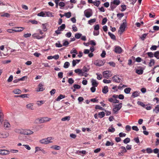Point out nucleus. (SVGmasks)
Here are the masks:
<instances>
[{"instance_id": "5fc2aeb1", "label": "nucleus", "mask_w": 159, "mask_h": 159, "mask_svg": "<svg viewBox=\"0 0 159 159\" xmlns=\"http://www.w3.org/2000/svg\"><path fill=\"white\" fill-rule=\"evenodd\" d=\"M96 21V19L95 18L91 19L90 20H89L88 23L90 25H91V23L95 22Z\"/></svg>"}, {"instance_id": "ea45409f", "label": "nucleus", "mask_w": 159, "mask_h": 159, "mask_svg": "<svg viewBox=\"0 0 159 159\" xmlns=\"http://www.w3.org/2000/svg\"><path fill=\"white\" fill-rule=\"evenodd\" d=\"M137 103L138 105H139L145 108V105L142 102L140 101H138L137 102Z\"/></svg>"}, {"instance_id": "9d476101", "label": "nucleus", "mask_w": 159, "mask_h": 159, "mask_svg": "<svg viewBox=\"0 0 159 159\" xmlns=\"http://www.w3.org/2000/svg\"><path fill=\"white\" fill-rule=\"evenodd\" d=\"M74 71L75 73L78 74V75L80 76H84V74H83V71L82 69L78 68L75 70Z\"/></svg>"}, {"instance_id": "680f3d73", "label": "nucleus", "mask_w": 159, "mask_h": 159, "mask_svg": "<svg viewBox=\"0 0 159 159\" xmlns=\"http://www.w3.org/2000/svg\"><path fill=\"white\" fill-rule=\"evenodd\" d=\"M147 34H143L142 36L140 37V38L142 40H144L147 36Z\"/></svg>"}, {"instance_id": "0e129e2a", "label": "nucleus", "mask_w": 159, "mask_h": 159, "mask_svg": "<svg viewBox=\"0 0 159 159\" xmlns=\"http://www.w3.org/2000/svg\"><path fill=\"white\" fill-rule=\"evenodd\" d=\"M70 53L71 54H73V53H75L76 54H78V52L74 48L72 49V50L70 51Z\"/></svg>"}, {"instance_id": "58836bf2", "label": "nucleus", "mask_w": 159, "mask_h": 159, "mask_svg": "<svg viewBox=\"0 0 159 159\" xmlns=\"http://www.w3.org/2000/svg\"><path fill=\"white\" fill-rule=\"evenodd\" d=\"M120 148L121 149V153H123L127 152V150L125 147L121 146Z\"/></svg>"}, {"instance_id": "4c0bfd02", "label": "nucleus", "mask_w": 159, "mask_h": 159, "mask_svg": "<svg viewBox=\"0 0 159 159\" xmlns=\"http://www.w3.org/2000/svg\"><path fill=\"white\" fill-rule=\"evenodd\" d=\"M116 6L119 5L120 3V2L119 0H114L113 2H112Z\"/></svg>"}, {"instance_id": "13d9d810", "label": "nucleus", "mask_w": 159, "mask_h": 159, "mask_svg": "<svg viewBox=\"0 0 159 159\" xmlns=\"http://www.w3.org/2000/svg\"><path fill=\"white\" fill-rule=\"evenodd\" d=\"M73 87L75 89H79L80 88L81 86L78 84H74Z\"/></svg>"}, {"instance_id": "7c9ffc66", "label": "nucleus", "mask_w": 159, "mask_h": 159, "mask_svg": "<svg viewBox=\"0 0 159 159\" xmlns=\"http://www.w3.org/2000/svg\"><path fill=\"white\" fill-rule=\"evenodd\" d=\"M153 111L156 113H157L159 112V105H157L153 110Z\"/></svg>"}, {"instance_id": "473e14b6", "label": "nucleus", "mask_w": 159, "mask_h": 159, "mask_svg": "<svg viewBox=\"0 0 159 159\" xmlns=\"http://www.w3.org/2000/svg\"><path fill=\"white\" fill-rule=\"evenodd\" d=\"M131 90V89L130 88H127L124 89V92L126 94L129 93Z\"/></svg>"}, {"instance_id": "2eb2a0df", "label": "nucleus", "mask_w": 159, "mask_h": 159, "mask_svg": "<svg viewBox=\"0 0 159 159\" xmlns=\"http://www.w3.org/2000/svg\"><path fill=\"white\" fill-rule=\"evenodd\" d=\"M4 121V115L2 111L0 109V122L1 124Z\"/></svg>"}, {"instance_id": "7ed1b4c3", "label": "nucleus", "mask_w": 159, "mask_h": 159, "mask_svg": "<svg viewBox=\"0 0 159 159\" xmlns=\"http://www.w3.org/2000/svg\"><path fill=\"white\" fill-rule=\"evenodd\" d=\"M126 27V23H125V22H124L120 26L118 31L119 33H120V34H121L125 30Z\"/></svg>"}, {"instance_id": "a878e982", "label": "nucleus", "mask_w": 159, "mask_h": 159, "mask_svg": "<svg viewBox=\"0 0 159 159\" xmlns=\"http://www.w3.org/2000/svg\"><path fill=\"white\" fill-rule=\"evenodd\" d=\"M37 15L39 16L45 17V11H41V12L38 13Z\"/></svg>"}, {"instance_id": "f257e3e1", "label": "nucleus", "mask_w": 159, "mask_h": 159, "mask_svg": "<svg viewBox=\"0 0 159 159\" xmlns=\"http://www.w3.org/2000/svg\"><path fill=\"white\" fill-rule=\"evenodd\" d=\"M112 75L111 72L110 70H106L103 72V76L104 78L108 79Z\"/></svg>"}, {"instance_id": "393cba45", "label": "nucleus", "mask_w": 159, "mask_h": 159, "mask_svg": "<svg viewBox=\"0 0 159 159\" xmlns=\"http://www.w3.org/2000/svg\"><path fill=\"white\" fill-rule=\"evenodd\" d=\"M33 103H30L26 105V107L27 108L30 109L31 110H33Z\"/></svg>"}, {"instance_id": "72a5a7b5", "label": "nucleus", "mask_w": 159, "mask_h": 159, "mask_svg": "<svg viewBox=\"0 0 159 159\" xmlns=\"http://www.w3.org/2000/svg\"><path fill=\"white\" fill-rule=\"evenodd\" d=\"M51 148L56 150H59L60 149V147L57 145L52 146Z\"/></svg>"}, {"instance_id": "c9c22d12", "label": "nucleus", "mask_w": 159, "mask_h": 159, "mask_svg": "<svg viewBox=\"0 0 159 159\" xmlns=\"http://www.w3.org/2000/svg\"><path fill=\"white\" fill-rule=\"evenodd\" d=\"M114 144V143L113 142H111L109 141H107L105 144V145L108 146H113Z\"/></svg>"}, {"instance_id": "4d7b16f0", "label": "nucleus", "mask_w": 159, "mask_h": 159, "mask_svg": "<svg viewBox=\"0 0 159 159\" xmlns=\"http://www.w3.org/2000/svg\"><path fill=\"white\" fill-rule=\"evenodd\" d=\"M74 80L73 79L70 78H69L68 80V82L69 84H72L74 83Z\"/></svg>"}, {"instance_id": "cd10ccee", "label": "nucleus", "mask_w": 159, "mask_h": 159, "mask_svg": "<svg viewBox=\"0 0 159 159\" xmlns=\"http://www.w3.org/2000/svg\"><path fill=\"white\" fill-rule=\"evenodd\" d=\"M65 97V95H62L61 94L56 99V101H60L61 99Z\"/></svg>"}, {"instance_id": "de8ad7c7", "label": "nucleus", "mask_w": 159, "mask_h": 159, "mask_svg": "<svg viewBox=\"0 0 159 159\" xmlns=\"http://www.w3.org/2000/svg\"><path fill=\"white\" fill-rule=\"evenodd\" d=\"M110 7L111 10H113L116 7V6L111 2V3Z\"/></svg>"}, {"instance_id": "6e6552de", "label": "nucleus", "mask_w": 159, "mask_h": 159, "mask_svg": "<svg viewBox=\"0 0 159 159\" xmlns=\"http://www.w3.org/2000/svg\"><path fill=\"white\" fill-rule=\"evenodd\" d=\"M84 14L87 18H89L92 15V12L89 10H85L84 11Z\"/></svg>"}, {"instance_id": "0eeeda50", "label": "nucleus", "mask_w": 159, "mask_h": 159, "mask_svg": "<svg viewBox=\"0 0 159 159\" xmlns=\"http://www.w3.org/2000/svg\"><path fill=\"white\" fill-rule=\"evenodd\" d=\"M104 64V61L101 60H98L94 61V64L96 66H100L103 65Z\"/></svg>"}, {"instance_id": "3c124183", "label": "nucleus", "mask_w": 159, "mask_h": 159, "mask_svg": "<svg viewBox=\"0 0 159 159\" xmlns=\"http://www.w3.org/2000/svg\"><path fill=\"white\" fill-rule=\"evenodd\" d=\"M147 54L148 55V56L150 57H152L154 56V54L152 52H148L147 53Z\"/></svg>"}, {"instance_id": "603ef678", "label": "nucleus", "mask_w": 159, "mask_h": 159, "mask_svg": "<svg viewBox=\"0 0 159 159\" xmlns=\"http://www.w3.org/2000/svg\"><path fill=\"white\" fill-rule=\"evenodd\" d=\"M2 17H8L10 16V14L8 13H6L3 14H2L1 15Z\"/></svg>"}, {"instance_id": "338daca9", "label": "nucleus", "mask_w": 159, "mask_h": 159, "mask_svg": "<svg viewBox=\"0 0 159 159\" xmlns=\"http://www.w3.org/2000/svg\"><path fill=\"white\" fill-rule=\"evenodd\" d=\"M63 73L62 72H60L58 74V76L59 78H62L63 77Z\"/></svg>"}, {"instance_id": "e433bc0d", "label": "nucleus", "mask_w": 159, "mask_h": 159, "mask_svg": "<svg viewBox=\"0 0 159 159\" xmlns=\"http://www.w3.org/2000/svg\"><path fill=\"white\" fill-rule=\"evenodd\" d=\"M70 116H65L61 119L62 121H65L66 120H70Z\"/></svg>"}, {"instance_id": "412c9836", "label": "nucleus", "mask_w": 159, "mask_h": 159, "mask_svg": "<svg viewBox=\"0 0 159 159\" xmlns=\"http://www.w3.org/2000/svg\"><path fill=\"white\" fill-rule=\"evenodd\" d=\"M13 93L16 94H20L21 93V91L18 89H14L13 91Z\"/></svg>"}, {"instance_id": "39448f33", "label": "nucleus", "mask_w": 159, "mask_h": 159, "mask_svg": "<svg viewBox=\"0 0 159 159\" xmlns=\"http://www.w3.org/2000/svg\"><path fill=\"white\" fill-rule=\"evenodd\" d=\"M11 125L9 122L7 120H5L4 122V128L6 130H9L11 129Z\"/></svg>"}, {"instance_id": "aec40b11", "label": "nucleus", "mask_w": 159, "mask_h": 159, "mask_svg": "<svg viewBox=\"0 0 159 159\" xmlns=\"http://www.w3.org/2000/svg\"><path fill=\"white\" fill-rule=\"evenodd\" d=\"M140 93V92H139L138 91H135L133 93L131 97L134 98L138 97Z\"/></svg>"}, {"instance_id": "6ab92c4d", "label": "nucleus", "mask_w": 159, "mask_h": 159, "mask_svg": "<svg viewBox=\"0 0 159 159\" xmlns=\"http://www.w3.org/2000/svg\"><path fill=\"white\" fill-rule=\"evenodd\" d=\"M15 132L17 133L23 134L24 129H16L15 130Z\"/></svg>"}, {"instance_id": "dca6fc26", "label": "nucleus", "mask_w": 159, "mask_h": 159, "mask_svg": "<svg viewBox=\"0 0 159 159\" xmlns=\"http://www.w3.org/2000/svg\"><path fill=\"white\" fill-rule=\"evenodd\" d=\"M15 29L14 31L15 32H21L24 29L23 27H18L14 28Z\"/></svg>"}, {"instance_id": "69168bd1", "label": "nucleus", "mask_w": 159, "mask_h": 159, "mask_svg": "<svg viewBox=\"0 0 159 159\" xmlns=\"http://www.w3.org/2000/svg\"><path fill=\"white\" fill-rule=\"evenodd\" d=\"M131 129V126L129 125H127L125 127V129L128 131H130Z\"/></svg>"}, {"instance_id": "6e6d98bb", "label": "nucleus", "mask_w": 159, "mask_h": 159, "mask_svg": "<svg viewBox=\"0 0 159 159\" xmlns=\"http://www.w3.org/2000/svg\"><path fill=\"white\" fill-rule=\"evenodd\" d=\"M111 128H109L108 129V131L109 132H111L112 133L114 132L115 131V129L114 128L112 127H111Z\"/></svg>"}, {"instance_id": "a19ab883", "label": "nucleus", "mask_w": 159, "mask_h": 159, "mask_svg": "<svg viewBox=\"0 0 159 159\" xmlns=\"http://www.w3.org/2000/svg\"><path fill=\"white\" fill-rule=\"evenodd\" d=\"M82 34L79 33H77L75 34V37L77 39H80L82 36Z\"/></svg>"}, {"instance_id": "2f4dec72", "label": "nucleus", "mask_w": 159, "mask_h": 159, "mask_svg": "<svg viewBox=\"0 0 159 159\" xmlns=\"http://www.w3.org/2000/svg\"><path fill=\"white\" fill-rule=\"evenodd\" d=\"M155 63V61L154 59H151L149 64V66L150 67H151L152 66L154 65Z\"/></svg>"}, {"instance_id": "09e8293b", "label": "nucleus", "mask_w": 159, "mask_h": 159, "mask_svg": "<svg viewBox=\"0 0 159 159\" xmlns=\"http://www.w3.org/2000/svg\"><path fill=\"white\" fill-rule=\"evenodd\" d=\"M130 141V139L129 138H126L123 140V142L127 144L129 143Z\"/></svg>"}, {"instance_id": "f3484780", "label": "nucleus", "mask_w": 159, "mask_h": 159, "mask_svg": "<svg viewBox=\"0 0 159 159\" xmlns=\"http://www.w3.org/2000/svg\"><path fill=\"white\" fill-rule=\"evenodd\" d=\"M92 84L93 86L97 87L98 85V83L97 81L94 79H92L91 81Z\"/></svg>"}, {"instance_id": "052dcab7", "label": "nucleus", "mask_w": 159, "mask_h": 159, "mask_svg": "<svg viewBox=\"0 0 159 159\" xmlns=\"http://www.w3.org/2000/svg\"><path fill=\"white\" fill-rule=\"evenodd\" d=\"M115 99L113 98H108V100L109 102L114 103Z\"/></svg>"}, {"instance_id": "4be33fe9", "label": "nucleus", "mask_w": 159, "mask_h": 159, "mask_svg": "<svg viewBox=\"0 0 159 159\" xmlns=\"http://www.w3.org/2000/svg\"><path fill=\"white\" fill-rule=\"evenodd\" d=\"M32 36L33 37L38 39H40L43 38L42 37L39 36L38 34L36 33L33 34Z\"/></svg>"}, {"instance_id": "f8f14e48", "label": "nucleus", "mask_w": 159, "mask_h": 159, "mask_svg": "<svg viewBox=\"0 0 159 159\" xmlns=\"http://www.w3.org/2000/svg\"><path fill=\"white\" fill-rule=\"evenodd\" d=\"M113 81L116 83H120L121 81V79L118 76L115 75L112 77Z\"/></svg>"}, {"instance_id": "4468645a", "label": "nucleus", "mask_w": 159, "mask_h": 159, "mask_svg": "<svg viewBox=\"0 0 159 159\" xmlns=\"http://www.w3.org/2000/svg\"><path fill=\"white\" fill-rule=\"evenodd\" d=\"M122 52V49L119 46H116L115 49V52L116 53H120Z\"/></svg>"}, {"instance_id": "e2e57ef3", "label": "nucleus", "mask_w": 159, "mask_h": 159, "mask_svg": "<svg viewBox=\"0 0 159 159\" xmlns=\"http://www.w3.org/2000/svg\"><path fill=\"white\" fill-rule=\"evenodd\" d=\"M42 148H41L39 147H35V152H36L39 151H41V149Z\"/></svg>"}, {"instance_id": "c03bdc74", "label": "nucleus", "mask_w": 159, "mask_h": 159, "mask_svg": "<svg viewBox=\"0 0 159 159\" xmlns=\"http://www.w3.org/2000/svg\"><path fill=\"white\" fill-rule=\"evenodd\" d=\"M39 90L40 91H42L44 89L43 88V85L42 83H40L39 85Z\"/></svg>"}, {"instance_id": "49530a36", "label": "nucleus", "mask_w": 159, "mask_h": 159, "mask_svg": "<svg viewBox=\"0 0 159 159\" xmlns=\"http://www.w3.org/2000/svg\"><path fill=\"white\" fill-rule=\"evenodd\" d=\"M63 46H67L69 44V42L66 40H64L63 41Z\"/></svg>"}, {"instance_id": "ddd939ff", "label": "nucleus", "mask_w": 159, "mask_h": 159, "mask_svg": "<svg viewBox=\"0 0 159 159\" xmlns=\"http://www.w3.org/2000/svg\"><path fill=\"white\" fill-rule=\"evenodd\" d=\"M10 153V151L6 150H0V154L2 155H4L8 154Z\"/></svg>"}, {"instance_id": "a211bd4d", "label": "nucleus", "mask_w": 159, "mask_h": 159, "mask_svg": "<svg viewBox=\"0 0 159 159\" xmlns=\"http://www.w3.org/2000/svg\"><path fill=\"white\" fill-rule=\"evenodd\" d=\"M144 70V68H143L141 67L140 69H137L136 70V73H137L138 75H141L143 73V70Z\"/></svg>"}, {"instance_id": "37998d69", "label": "nucleus", "mask_w": 159, "mask_h": 159, "mask_svg": "<svg viewBox=\"0 0 159 159\" xmlns=\"http://www.w3.org/2000/svg\"><path fill=\"white\" fill-rule=\"evenodd\" d=\"M64 15L67 18H69L71 16V13L70 12H69L67 13H65L64 14Z\"/></svg>"}, {"instance_id": "f704fd0d", "label": "nucleus", "mask_w": 159, "mask_h": 159, "mask_svg": "<svg viewBox=\"0 0 159 159\" xmlns=\"http://www.w3.org/2000/svg\"><path fill=\"white\" fill-rule=\"evenodd\" d=\"M98 115L100 118H102L105 116V113L104 112L102 111L101 112H99L98 114Z\"/></svg>"}, {"instance_id": "c756f323", "label": "nucleus", "mask_w": 159, "mask_h": 159, "mask_svg": "<svg viewBox=\"0 0 159 159\" xmlns=\"http://www.w3.org/2000/svg\"><path fill=\"white\" fill-rule=\"evenodd\" d=\"M108 34L110 36L111 38L113 40H116V37L113 34H112L110 32H108Z\"/></svg>"}, {"instance_id": "423d86ee", "label": "nucleus", "mask_w": 159, "mask_h": 159, "mask_svg": "<svg viewBox=\"0 0 159 159\" xmlns=\"http://www.w3.org/2000/svg\"><path fill=\"white\" fill-rule=\"evenodd\" d=\"M9 135V134L8 132L3 131L0 132V138L5 139L7 138Z\"/></svg>"}, {"instance_id": "a18cd8bd", "label": "nucleus", "mask_w": 159, "mask_h": 159, "mask_svg": "<svg viewBox=\"0 0 159 159\" xmlns=\"http://www.w3.org/2000/svg\"><path fill=\"white\" fill-rule=\"evenodd\" d=\"M93 3L95 6H96L97 7H98L100 4V2L99 1H96L93 2Z\"/></svg>"}, {"instance_id": "79ce46f5", "label": "nucleus", "mask_w": 159, "mask_h": 159, "mask_svg": "<svg viewBox=\"0 0 159 159\" xmlns=\"http://www.w3.org/2000/svg\"><path fill=\"white\" fill-rule=\"evenodd\" d=\"M154 56L157 59H159V51L156 52L154 53Z\"/></svg>"}, {"instance_id": "9b49d317", "label": "nucleus", "mask_w": 159, "mask_h": 159, "mask_svg": "<svg viewBox=\"0 0 159 159\" xmlns=\"http://www.w3.org/2000/svg\"><path fill=\"white\" fill-rule=\"evenodd\" d=\"M51 119L48 117H44L41 118L39 122L40 123H43L49 121Z\"/></svg>"}, {"instance_id": "1a4fd4ad", "label": "nucleus", "mask_w": 159, "mask_h": 159, "mask_svg": "<svg viewBox=\"0 0 159 159\" xmlns=\"http://www.w3.org/2000/svg\"><path fill=\"white\" fill-rule=\"evenodd\" d=\"M34 133V132L30 129H24L23 134L25 135H31Z\"/></svg>"}, {"instance_id": "bf43d9fd", "label": "nucleus", "mask_w": 159, "mask_h": 159, "mask_svg": "<svg viewBox=\"0 0 159 159\" xmlns=\"http://www.w3.org/2000/svg\"><path fill=\"white\" fill-rule=\"evenodd\" d=\"M96 75H97V78L98 80H100L102 79V76L101 74H99L98 73H97Z\"/></svg>"}, {"instance_id": "f03ea898", "label": "nucleus", "mask_w": 159, "mask_h": 159, "mask_svg": "<svg viewBox=\"0 0 159 159\" xmlns=\"http://www.w3.org/2000/svg\"><path fill=\"white\" fill-rule=\"evenodd\" d=\"M52 140V138L51 137H48L46 139H43L39 140V142L40 143L42 144H47L49 143L52 142L50 141Z\"/></svg>"}, {"instance_id": "c85d7f7f", "label": "nucleus", "mask_w": 159, "mask_h": 159, "mask_svg": "<svg viewBox=\"0 0 159 159\" xmlns=\"http://www.w3.org/2000/svg\"><path fill=\"white\" fill-rule=\"evenodd\" d=\"M89 68H87L86 66H84L83 67V69H82V71H83V74H84L86 72H88L89 71Z\"/></svg>"}, {"instance_id": "b1692460", "label": "nucleus", "mask_w": 159, "mask_h": 159, "mask_svg": "<svg viewBox=\"0 0 159 159\" xmlns=\"http://www.w3.org/2000/svg\"><path fill=\"white\" fill-rule=\"evenodd\" d=\"M65 24H63L61 25V26L58 27V29L60 31H62L64 30L65 28Z\"/></svg>"}, {"instance_id": "5701e85b", "label": "nucleus", "mask_w": 159, "mask_h": 159, "mask_svg": "<svg viewBox=\"0 0 159 159\" xmlns=\"http://www.w3.org/2000/svg\"><path fill=\"white\" fill-rule=\"evenodd\" d=\"M46 16H47L48 17H53V13L50 11H45Z\"/></svg>"}, {"instance_id": "20e7f679", "label": "nucleus", "mask_w": 159, "mask_h": 159, "mask_svg": "<svg viewBox=\"0 0 159 159\" xmlns=\"http://www.w3.org/2000/svg\"><path fill=\"white\" fill-rule=\"evenodd\" d=\"M122 103H120L116 105L113 109V111L115 114L117 113V112L121 109L122 107Z\"/></svg>"}, {"instance_id": "864d4df0", "label": "nucleus", "mask_w": 159, "mask_h": 159, "mask_svg": "<svg viewBox=\"0 0 159 159\" xmlns=\"http://www.w3.org/2000/svg\"><path fill=\"white\" fill-rule=\"evenodd\" d=\"M95 108L96 109H99L101 110H104V109L103 108L98 105H96Z\"/></svg>"}, {"instance_id": "8fccbe9b", "label": "nucleus", "mask_w": 159, "mask_h": 159, "mask_svg": "<svg viewBox=\"0 0 159 159\" xmlns=\"http://www.w3.org/2000/svg\"><path fill=\"white\" fill-rule=\"evenodd\" d=\"M70 66V63L68 62H66L65 63L64 67L65 68H68Z\"/></svg>"}, {"instance_id": "bb28decb", "label": "nucleus", "mask_w": 159, "mask_h": 159, "mask_svg": "<svg viewBox=\"0 0 159 159\" xmlns=\"http://www.w3.org/2000/svg\"><path fill=\"white\" fill-rule=\"evenodd\" d=\"M108 91V88L107 86H104L102 89V92L104 93H107Z\"/></svg>"}, {"instance_id": "774afa93", "label": "nucleus", "mask_w": 159, "mask_h": 159, "mask_svg": "<svg viewBox=\"0 0 159 159\" xmlns=\"http://www.w3.org/2000/svg\"><path fill=\"white\" fill-rule=\"evenodd\" d=\"M121 7L122 8V9L121 10V11H123L126 9V6L125 5H121Z\"/></svg>"}]
</instances>
